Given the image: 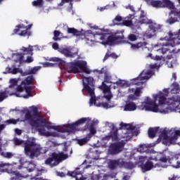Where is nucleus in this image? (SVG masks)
Masks as SVG:
<instances>
[{
    "label": "nucleus",
    "mask_w": 180,
    "mask_h": 180,
    "mask_svg": "<svg viewBox=\"0 0 180 180\" xmlns=\"http://www.w3.org/2000/svg\"><path fill=\"white\" fill-rule=\"evenodd\" d=\"M32 115L30 110H27L25 112V120H28L29 123L32 129H34L36 131H38L40 136H45L46 137H50L51 132L47 131V130H51V129H57V127L47 124V120L40 116L39 113V108L36 106H32ZM47 129V130H46Z\"/></svg>",
    "instance_id": "f257e3e1"
},
{
    "label": "nucleus",
    "mask_w": 180,
    "mask_h": 180,
    "mask_svg": "<svg viewBox=\"0 0 180 180\" xmlns=\"http://www.w3.org/2000/svg\"><path fill=\"white\" fill-rule=\"evenodd\" d=\"M25 154L31 160L40 157L41 154H46L49 149L46 147H41L40 144H37L34 141H26L24 142Z\"/></svg>",
    "instance_id": "f03ea898"
},
{
    "label": "nucleus",
    "mask_w": 180,
    "mask_h": 180,
    "mask_svg": "<svg viewBox=\"0 0 180 180\" xmlns=\"http://www.w3.org/2000/svg\"><path fill=\"white\" fill-rule=\"evenodd\" d=\"M159 101V105H164L167 101L165 94L160 93L154 96V101L151 100L149 97H146L143 108L145 110L148 112H158V105H157V101Z\"/></svg>",
    "instance_id": "7ed1b4c3"
},
{
    "label": "nucleus",
    "mask_w": 180,
    "mask_h": 180,
    "mask_svg": "<svg viewBox=\"0 0 180 180\" xmlns=\"http://www.w3.org/2000/svg\"><path fill=\"white\" fill-rule=\"evenodd\" d=\"M91 119L89 117H82L79 119L75 122H72L71 124H68L66 125H63L62 127L58 128L56 127V129H53V130H56L60 133H75L76 131H79V126H82L86 122H89Z\"/></svg>",
    "instance_id": "20e7f679"
},
{
    "label": "nucleus",
    "mask_w": 180,
    "mask_h": 180,
    "mask_svg": "<svg viewBox=\"0 0 180 180\" xmlns=\"http://www.w3.org/2000/svg\"><path fill=\"white\" fill-rule=\"evenodd\" d=\"M165 40H167L168 43L165 44V47H162L158 50L159 54H167V53H171L169 47H175L180 44V32L174 34L172 32H169V38L165 37Z\"/></svg>",
    "instance_id": "39448f33"
},
{
    "label": "nucleus",
    "mask_w": 180,
    "mask_h": 180,
    "mask_svg": "<svg viewBox=\"0 0 180 180\" xmlns=\"http://www.w3.org/2000/svg\"><path fill=\"white\" fill-rule=\"evenodd\" d=\"M83 85L84 89L88 92V94L91 96L89 101L90 106L93 105H96V98L94 97L95 95V91L94 89V77H83Z\"/></svg>",
    "instance_id": "423d86ee"
},
{
    "label": "nucleus",
    "mask_w": 180,
    "mask_h": 180,
    "mask_svg": "<svg viewBox=\"0 0 180 180\" xmlns=\"http://www.w3.org/2000/svg\"><path fill=\"white\" fill-rule=\"evenodd\" d=\"M67 158H68V154L63 152L59 153L53 152L51 155L45 160V164L51 167H56V165H57L56 162H61V161H64V160H67Z\"/></svg>",
    "instance_id": "0eeeda50"
},
{
    "label": "nucleus",
    "mask_w": 180,
    "mask_h": 180,
    "mask_svg": "<svg viewBox=\"0 0 180 180\" xmlns=\"http://www.w3.org/2000/svg\"><path fill=\"white\" fill-rule=\"evenodd\" d=\"M22 51L24 53H17L15 54L17 57V61L20 63V64H22L23 63V58H25V54H28L27 59L25 60V63H27V64H30V63H33V58L32 56H33V46H29L28 48H26L23 46L22 48Z\"/></svg>",
    "instance_id": "6e6552de"
},
{
    "label": "nucleus",
    "mask_w": 180,
    "mask_h": 180,
    "mask_svg": "<svg viewBox=\"0 0 180 180\" xmlns=\"http://www.w3.org/2000/svg\"><path fill=\"white\" fill-rule=\"evenodd\" d=\"M6 71H8L9 74H13V75L18 74V72H20L22 77H26V75H31V74H36L39 71V67H34L33 68L25 70V72L20 70L19 68H7Z\"/></svg>",
    "instance_id": "1a4fd4ad"
},
{
    "label": "nucleus",
    "mask_w": 180,
    "mask_h": 180,
    "mask_svg": "<svg viewBox=\"0 0 180 180\" xmlns=\"http://www.w3.org/2000/svg\"><path fill=\"white\" fill-rule=\"evenodd\" d=\"M150 5L153 8H169V9H174L175 6L171 0H152L150 1Z\"/></svg>",
    "instance_id": "9d476101"
},
{
    "label": "nucleus",
    "mask_w": 180,
    "mask_h": 180,
    "mask_svg": "<svg viewBox=\"0 0 180 180\" xmlns=\"http://www.w3.org/2000/svg\"><path fill=\"white\" fill-rule=\"evenodd\" d=\"M123 148H124V143L122 142L111 143L108 148V153L110 155H117L123 151Z\"/></svg>",
    "instance_id": "9b49d317"
},
{
    "label": "nucleus",
    "mask_w": 180,
    "mask_h": 180,
    "mask_svg": "<svg viewBox=\"0 0 180 180\" xmlns=\"http://www.w3.org/2000/svg\"><path fill=\"white\" fill-rule=\"evenodd\" d=\"M151 75H153V71L148 70L147 72L143 71L140 75L139 77L134 79V84L135 85H143L144 82L143 81H146V79H150L151 78Z\"/></svg>",
    "instance_id": "f8f14e48"
},
{
    "label": "nucleus",
    "mask_w": 180,
    "mask_h": 180,
    "mask_svg": "<svg viewBox=\"0 0 180 180\" xmlns=\"http://www.w3.org/2000/svg\"><path fill=\"white\" fill-rule=\"evenodd\" d=\"M124 39V36L123 34L120 35H110L107 38L106 44H109V46H115V44H120L122 43V40Z\"/></svg>",
    "instance_id": "ddd939ff"
},
{
    "label": "nucleus",
    "mask_w": 180,
    "mask_h": 180,
    "mask_svg": "<svg viewBox=\"0 0 180 180\" xmlns=\"http://www.w3.org/2000/svg\"><path fill=\"white\" fill-rule=\"evenodd\" d=\"M162 141L163 144H165V146H169L170 144H175V141L176 140H177V139H176L175 136H172V137L168 136V131L165 130L162 131Z\"/></svg>",
    "instance_id": "4468645a"
},
{
    "label": "nucleus",
    "mask_w": 180,
    "mask_h": 180,
    "mask_svg": "<svg viewBox=\"0 0 180 180\" xmlns=\"http://www.w3.org/2000/svg\"><path fill=\"white\" fill-rule=\"evenodd\" d=\"M82 60H77L75 62H70L68 63V71L72 74H78L79 72V65Z\"/></svg>",
    "instance_id": "2eb2a0df"
},
{
    "label": "nucleus",
    "mask_w": 180,
    "mask_h": 180,
    "mask_svg": "<svg viewBox=\"0 0 180 180\" xmlns=\"http://www.w3.org/2000/svg\"><path fill=\"white\" fill-rule=\"evenodd\" d=\"M101 89H102L103 94H108V95H104V98L108 101H110L112 99V94H110V87L108 86L105 82H102V85L101 86Z\"/></svg>",
    "instance_id": "dca6fc26"
},
{
    "label": "nucleus",
    "mask_w": 180,
    "mask_h": 180,
    "mask_svg": "<svg viewBox=\"0 0 180 180\" xmlns=\"http://www.w3.org/2000/svg\"><path fill=\"white\" fill-rule=\"evenodd\" d=\"M61 54H64L65 57H69V58H74L78 56V51L72 52L71 49L68 48H64L60 51Z\"/></svg>",
    "instance_id": "f3484780"
},
{
    "label": "nucleus",
    "mask_w": 180,
    "mask_h": 180,
    "mask_svg": "<svg viewBox=\"0 0 180 180\" xmlns=\"http://www.w3.org/2000/svg\"><path fill=\"white\" fill-rule=\"evenodd\" d=\"M129 44H131V50H133L134 51H136V50H140V49H141L143 50V49H147V42L146 41H143V42H138L137 44H131L129 43Z\"/></svg>",
    "instance_id": "a211bd4d"
},
{
    "label": "nucleus",
    "mask_w": 180,
    "mask_h": 180,
    "mask_svg": "<svg viewBox=\"0 0 180 180\" xmlns=\"http://www.w3.org/2000/svg\"><path fill=\"white\" fill-rule=\"evenodd\" d=\"M24 89L27 94L20 96L19 93H15L14 95L20 98H24V99H28V98L33 96V95H32V86H25Z\"/></svg>",
    "instance_id": "6ab92c4d"
},
{
    "label": "nucleus",
    "mask_w": 180,
    "mask_h": 180,
    "mask_svg": "<svg viewBox=\"0 0 180 180\" xmlns=\"http://www.w3.org/2000/svg\"><path fill=\"white\" fill-rule=\"evenodd\" d=\"M139 23L141 25H150V23H151V20H148L144 11H141V15L139 18Z\"/></svg>",
    "instance_id": "aec40b11"
},
{
    "label": "nucleus",
    "mask_w": 180,
    "mask_h": 180,
    "mask_svg": "<svg viewBox=\"0 0 180 180\" xmlns=\"http://www.w3.org/2000/svg\"><path fill=\"white\" fill-rule=\"evenodd\" d=\"M137 109V105L133 101H127L124 105V110L125 112H133Z\"/></svg>",
    "instance_id": "412c9836"
},
{
    "label": "nucleus",
    "mask_w": 180,
    "mask_h": 180,
    "mask_svg": "<svg viewBox=\"0 0 180 180\" xmlns=\"http://www.w3.org/2000/svg\"><path fill=\"white\" fill-rule=\"evenodd\" d=\"M120 160H111L108 162V168L111 171H115L118 167V165H120Z\"/></svg>",
    "instance_id": "4be33fe9"
},
{
    "label": "nucleus",
    "mask_w": 180,
    "mask_h": 180,
    "mask_svg": "<svg viewBox=\"0 0 180 180\" xmlns=\"http://www.w3.org/2000/svg\"><path fill=\"white\" fill-rule=\"evenodd\" d=\"M23 168H26L28 172H33L36 169V164L33 162H25L22 163Z\"/></svg>",
    "instance_id": "5701e85b"
},
{
    "label": "nucleus",
    "mask_w": 180,
    "mask_h": 180,
    "mask_svg": "<svg viewBox=\"0 0 180 180\" xmlns=\"http://www.w3.org/2000/svg\"><path fill=\"white\" fill-rule=\"evenodd\" d=\"M157 30H158V27H157V24L149 25V29L148 30V37H149V39H151L153 36H155V32H157Z\"/></svg>",
    "instance_id": "b1692460"
},
{
    "label": "nucleus",
    "mask_w": 180,
    "mask_h": 180,
    "mask_svg": "<svg viewBox=\"0 0 180 180\" xmlns=\"http://www.w3.org/2000/svg\"><path fill=\"white\" fill-rule=\"evenodd\" d=\"M154 168V163L152 161L148 160L144 165L141 166V169L143 172H147L148 171H151Z\"/></svg>",
    "instance_id": "393cba45"
},
{
    "label": "nucleus",
    "mask_w": 180,
    "mask_h": 180,
    "mask_svg": "<svg viewBox=\"0 0 180 180\" xmlns=\"http://www.w3.org/2000/svg\"><path fill=\"white\" fill-rule=\"evenodd\" d=\"M117 131H119V129L115 127H112V130L110 132V136L112 141H117V140H119V134H117Z\"/></svg>",
    "instance_id": "a878e982"
},
{
    "label": "nucleus",
    "mask_w": 180,
    "mask_h": 180,
    "mask_svg": "<svg viewBox=\"0 0 180 180\" xmlns=\"http://www.w3.org/2000/svg\"><path fill=\"white\" fill-rule=\"evenodd\" d=\"M159 127L149 128L148 131V137L150 139H154L158 133Z\"/></svg>",
    "instance_id": "bb28decb"
},
{
    "label": "nucleus",
    "mask_w": 180,
    "mask_h": 180,
    "mask_svg": "<svg viewBox=\"0 0 180 180\" xmlns=\"http://www.w3.org/2000/svg\"><path fill=\"white\" fill-rule=\"evenodd\" d=\"M91 137L92 136H91V134H87L86 137L78 139L77 144H79V146H85V144H86L89 141V140H91Z\"/></svg>",
    "instance_id": "cd10ccee"
},
{
    "label": "nucleus",
    "mask_w": 180,
    "mask_h": 180,
    "mask_svg": "<svg viewBox=\"0 0 180 180\" xmlns=\"http://www.w3.org/2000/svg\"><path fill=\"white\" fill-rule=\"evenodd\" d=\"M79 70H82L83 72H85V74H90L91 72V70L86 66V62L84 60L81 61Z\"/></svg>",
    "instance_id": "c85d7f7f"
},
{
    "label": "nucleus",
    "mask_w": 180,
    "mask_h": 180,
    "mask_svg": "<svg viewBox=\"0 0 180 180\" xmlns=\"http://www.w3.org/2000/svg\"><path fill=\"white\" fill-rule=\"evenodd\" d=\"M120 166L124 167V168H126L127 169H133V168H134V167H135V165L133 162H124L123 160L121 161Z\"/></svg>",
    "instance_id": "c756f323"
},
{
    "label": "nucleus",
    "mask_w": 180,
    "mask_h": 180,
    "mask_svg": "<svg viewBox=\"0 0 180 180\" xmlns=\"http://www.w3.org/2000/svg\"><path fill=\"white\" fill-rule=\"evenodd\" d=\"M33 81H34V77H33L32 75L28 76L22 82V85H32V84H33Z\"/></svg>",
    "instance_id": "7c9ffc66"
},
{
    "label": "nucleus",
    "mask_w": 180,
    "mask_h": 180,
    "mask_svg": "<svg viewBox=\"0 0 180 180\" xmlns=\"http://www.w3.org/2000/svg\"><path fill=\"white\" fill-rule=\"evenodd\" d=\"M68 33L69 34H73V36H81V32L74 27H68Z\"/></svg>",
    "instance_id": "2f4dec72"
},
{
    "label": "nucleus",
    "mask_w": 180,
    "mask_h": 180,
    "mask_svg": "<svg viewBox=\"0 0 180 180\" xmlns=\"http://www.w3.org/2000/svg\"><path fill=\"white\" fill-rule=\"evenodd\" d=\"M26 120H20V119L18 118L16 120L15 119H9L7 120L4 122L5 124H6V126L9 125V124H18V122H25Z\"/></svg>",
    "instance_id": "473e14b6"
},
{
    "label": "nucleus",
    "mask_w": 180,
    "mask_h": 180,
    "mask_svg": "<svg viewBox=\"0 0 180 180\" xmlns=\"http://www.w3.org/2000/svg\"><path fill=\"white\" fill-rule=\"evenodd\" d=\"M104 82L112 84V75H110L108 70L104 72Z\"/></svg>",
    "instance_id": "72a5a7b5"
},
{
    "label": "nucleus",
    "mask_w": 180,
    "mask_h": 180,
    "mask_svg": "<svg viewBox=\"0 0 180 180\" xmlns=\"http://www.w3.org/2000/svg\"><path fill=\"white\" fill-rule=\"evenodd\" d=\"M180 88L178 83H174L172 89H171V94H179Z\"/></svg>",
    "instance_id": "f704fd0d"
},
{
    "label": "nucleus",
    "mask_w": 180,
    "mask_h": 180,
    "mask_svg": "<svg viewBox=\"0 0 180 180\" xmlns=\"http://www.w3.org/2000/svg\"><path fill=\"white\" fill-rule=\"evenodd\" d=\"M60 34H62L61 32L58 30H54L53 40H54V41H58L61 40V38H60Z\"/></svg>",
    "instance_id": "c9c22d12"
},
{
    "label": "nucleus",
    "mask_w": 180,
    "mask_h": 180,
    "mask_svg": "<svg viewBox=\"0 0 180 180\" xmlns=\"http://www.w3.org/2000/svg\"><path fill=\"white\" fill-rule=\"evenodd\" d=\"M120 126L124 129H127V130H134V129H136V127L133 126L131 124H124L122 122Z\"/></svg>",
    "instance_id": "e433bc0d"
},
{
    "label": "nucleus",
    "mask_w": 180,
    "mask_h": 180,
    "mask_svg": "<svg viewBox=\"0 0 180 180\" xmlns=\"http://www.w3.org/2000/svg\"><path fill=\"white\" fill-rule=\"evenodd\" d=\"M8 98V93L6 91L0 92V102H4V100Z\"/></svg>",
    "instance_id": "4c0bfd02"
},
{
    "label": "nucleus",
    "mask_w": 180,
    "mask_h": 180,
    "mask_svg": "<svg viewBox=\"0 0 180 180\" xmlns=\"http://www.w3.org/2000/svg\"><path fill=\"white\" fill-rule=\"evenodd\" d=\"M13 175H15V177H12L11 180H20L22 178V174L19 172H13Z\"/></svg>",
    "instance_id": "58836bf2"
},
{
    "label": "nucleus",
    "mask_w": 180,
    "mask_h": 180,
    "mask_svg": "<svg viewBox=\"0 0 180 180\" xmlns=\"http://www.w3.org/2000/svg\"><path fill=\"white\" fill-rule=\"evenodd\" d=\"M20 29H26V26H25V25L23 24H20L17 25L16 28L13 30V32L15 33V34H18Z\"/></svg>",
    "instance_id": "ea45409f"
},
{
    "label": "nucleus",
    "mask_w": 180,
    "mask_h": 180,
    "mask_svg": "<svg viewBox=\"0 0 180 180\" xmlns=\"http://www.w3.org/2000/svg\"><path fill=\"white\" fill-rule=\"evenodd\" d=\"M124 26H127V27H130L133 26V21L131 20H124L122 22Z\"/></svg>",
    "instance_id": "a19ab883"
},
{
    "label": "nucleus",
    "mask_w": 180,
    "mask_h": 180,
    "mask_svg": "<svg viewBox=\"0 0 180 180\" xmlns=\"http://www.w3.org/2000/svg\"><path fill=\"white\" fill-rule=\"evenodd\" d=\"M18 81H19V79H11L10 80L11 85L9 87L13 88L14 86H16L18 85Z\"/></svg>",
    "instance_id": "79ce46f5"
},
{
    "label": "nucleus",
    "mask_w": 180,
    "mask_h": 180,
    "mask_svg": "<svg viewBox=\"0 0 180 180\" xmlns=\"http://www.w3.org/2000/svg\"><path fill=\"white\" fill-rule=\"evenodd\" d=\"M89 131L91 134V136H94L95 134H96V129H95V127H94V123H91L90 127H89Z\"/></svg>",
    "instance_id": "37998d69"
},
{
    "label": "nucleus",
    "mask_w": 180,
    "mask_h": 180,
    "mask_svg": "<svg viewBox=\"0 0 180 180\" xmlns=\"http://www.w3.org/2000/svg\"><path fill=\"white\" fill-rule=\"evenodd\" d=\"M25 85L22 84V82H21V84H19L16 88L17 92H23L25 91Z\"/></svg>",
    "instance_id": "c03bdc74"
},
{
    "label": "nucleus",
    "mask_w": 180,
    "mask_h": 180,
    "mask_svg": "<svg viewBox=\"0 0 180 180\" xmlns=\"http://www.w3.org/2000/svg\"><path fill=\"white\" fill-rule=\"evenodd\" d=\"M86 39L88 40V41H95V34H89L86 35Z\"/></svg>",
    "instance_id": "a18cd8bd"
},
{
    "label": "nucleus",
    "mask_w": 180,
    "mask_h": 180,
    "mask_svg": "<svg viewBox=\"0 0 180 180\" xmlns=\"http://www.w3.org/2000/svg\"><path fill=\"white\" fill-rule=\"evenodd\" d=\"M1 155L4 157V158H12L13 157V153L11 152L1 153Z\"/></svg>",
    "instance_id": "49530a36"
},
{
    "label": "nucleus",
    "mask_w": 180,
    "mask_h": 180,
    "mask_svg": "<svg viewBox=\"0 0 180 180\" xmlns=\"http://www.w3.org/2000/svg\"><path fill=\"white\" fill-rule=\"evenodd\" d=\"M160 162H163L164 164H167L168 161H169V156H163L159 159Z\"/></svg>",
    "instance_id": "de8ad7c7"
},
{
    "label": "nucleus",
    "mask_w": 180,
    "mask_h": 180,
    "mask_svg": "<svg viewBox=\"0 0 180 180\" xmlns=\"http://www.w3.org/2000/svg\"><path fill=\"white\" fill-rule=\"evenodd\" d=\"M19 36H23L24 37H25V36H30V31H27L26 29L25 30H22L21 31V32L20 34H18Z\"/></svg>",
    "instance_id": "09e8293b"
},
{
    "label": "nucleus",
    "mask_w": 180,
    "mask_h": 180,
    "mask_svg": "<svg viewBox=\"0 0 180 180\" xmlns=\"http://www.w3.org/2000/svg\"><path fill=\"white\" fill-rule=\"evenodd\" d=\"M34 6H41L43 5V0H37L32 2Z\"/></svg>",
    "instance_id": "8fccbe9b"
},
{
    "label": "nucleus",
    "mask_w": 180,
    "mask_h": 180,
    "mask_svg": "<svg viewBox=\"0 0 180 180\" xmlns=\"http://www.w3.org/2000/svg\"><path fill=\"white\" fill-rule=\"evenodd\" d=\"M128 39L130 41H136L137 40V36L134 34H131L129 35Z\"/></svg>",
    "instance_id": "3c124183"
},
{
    "label": "nucleus",
    "mask_w": 180,
    "mask_h": 180,
    "mask_svg": "<svg viewBox=\"0 0 180 180\" xmlns=\"http://www.w3.org/2000/svg\"><path fill=\"white\" fill-rule=\"evenodd\" d=\"M14 144L15 146H21V144H23V141L22 140H20L18 138H15L14 139Z\"/></svg>",
    "instance_id": "603ef678"
},
{
    "label": "nucleus",
    "mask_w": 180,
    "mask_h": 180,
    "mask_svg": "<svg viewBox=\"0 0 180 180\" xmlns=\"http://www.w3.org/2000/svg\"><path fill=\"white\" fill-rule=\"evenodd\" d=\"M169 15H174V16H176L177 18H180V11H176L175 10H172L169 13Z\"/></svg>",
    "instance_id": "864d4df0"
},
{
    "label": "nucleus",
    "mask_w": 180,
    "mask_h": 180,
    "mask_svg": "<svg viewBox=\"0 0 180 180\" xmlns=\"http://www.w3.org/2000/svg\"><path fill=\"white\" fill-rule=\"evenodd\" d=\"M68 175L72 176V178H77V176L79 175L78 172H68Z\"/></svg>",
    "instance_id": "5fc2aeb1"
},
{
    "label": "nucleus",
    "mask_w": 180,
    "mask_h": 180,
    "mask_svg": "<svg viewBox=\"0 0 180 180\" xmlns=\"http://www.w3.org/2000/svg\"><path fill=\"white\" fill-rule=\"evenodd\" d=\"M141 94V88L137 87L134 91L135 96H140Z\"/></svg>",
    "instance_id": "6e6d98bb"
},
{
    "label": "nucleus",
    "mask_w": 180,
    "mask_h": 180,
    "mask_svg": "<svg viewBox=\"0 0 180 180\" xmlns=\"http://www.w3.org/2000/svg\"><path fill=\"white\" fill-rule=\"evenodd\" d=\"M149 68H150V70H158V68H160V65H157V63L151 64L149 65Z\"/></svg>",
    "instance_id": "4d7b16f0"
},
{
    "label": "nucleus",
    "mask_w": 180,
    "mask_h": 180,
    "mask_svg": "<svg viewBox=\"0 0 180 180\" xmlns=\"http://www.w3.org/2000/svg\"><path fill=\"white\" fill-rule=\"evenodd\" d=\"M176 20L174 18H169L167 20V22L169 23V25H173V23H175Z\"/></svg>",
    "instance_id": "13d9d810"
},
{
    "label": "nucleus",
    "mask_w": 180,
    "mask_h": 180,
    "mask_svg": "<svg viewBox=\"0 0 180 180\" xmlns=\"http://www.w3.org/2000/svg\"><path fill=\"white\" fill-rule=\"evenodd\" d=\"M114 56H115V53H111V54L106 53L105 56H104L103 61H106V60H108L109 57H114Z\"/></svg>",
    "instance_id": "bf43d9fd"
},
{
    "label": "nucleus",
    "mask_w": 180,
    "mask_h": 180,
    "mask_svg": "<svg viewBox=\"0 0 180 180\" xmlns=\"http://www.w3.org/2000/svg\"><path fill=\"white\" fill-rule=\"evenodd\" d=\"M105 71H107V70H105V68H103L101 70H95L94 72L101 75V74H105Z\"/></svg>",
    "instance_id": "052dcab7"
},
{
    "label": "nucleus",
    "mask_w": 180,
    "mask_h": 180,
    "mask_svg": "<svg viewBox=\"0 0 180 180\" xmlns=\"http://www.w3.org/2000/svg\"><path fill=\"white\" fill-rule=\"evenodd\" d=\"M117 21V22H122V20H123V18H122V16L120 15H117L115 17V18L113 20V22L115 23V21Z\"/></svg>",
    "instance_id": "680f3d73"
},
{
    "label": "nucleus",
    "mask_w": 180,
    "mask_h": 180,
    "mask_svg": "<svg viewBox=\"0 0 180 180\" xmlns=\"http://www.w3.org/2000/svg\"><path fill=\"white\" fill-rule=\"evenodd\" d=\"M180 136V130H176L174 131V137L178 139V137Z\"/></svg>",
    "instance_id": "e2e57ef3"
},
{
    "label": "nucleus",
    "mask_w": 180,
    "mask_h": 180,
    "mask_svg": "<svg viewBox=\"0 0 180 180\" xmlns=\"http://www.w3.org/2000/svg\"><path fill=\"white\" fill-rule=\"evenodd\" d=\"M56 174L57 176H60V178H64V176H65V174H64V172H58Z\"/></svg>",
    "instance_id": "0e129e2a"
},
{
    "label": "nucleus",
    "mask_w": 180,
    "mask_h": 180,
    "mask_svg": "<svg viewBox=\"0 0 180 180\" xmlns=\"http://www.w3.org/2000/svg\"><path fill=\"white\" fill-rule=\"evenodd\" d=\"M52 47L54 50H58V44L57 43H53L52 45Z\"/></svg>",
    "instance_id": "69168bd1"
},
{
    "label": "nucleus",
    "mask_w": 180,
    "mask_h": 180,
    "mask_svg": "<svg viewBox=\"0 0 180 180\" xmlns=\"http://www.w3.org/2000/svg\"><path fill=\"white\" fill-rule=\"evenodd\" d=\"M126 9H130V11H131V12H134V7L133 6H126Z\"/></svg>",
    "instance_id": "338daca9"
},
{
    "label": "nucleus",
    "mask_w": 180,
    "mask_h": 180,
    "mask_svg": "<svg viewBox=\"0 0 180 180\" xmlns=\"http://www.w3.org/2000/svg\"><path fill=\"white\" fill-rule=\"evenodd\" d=\"M112 137L110 136V134L105 136L103 138V140H106L107 141H109Z\"/></svg>",
    "instance_id": "774afa93"
}]
</instances>
